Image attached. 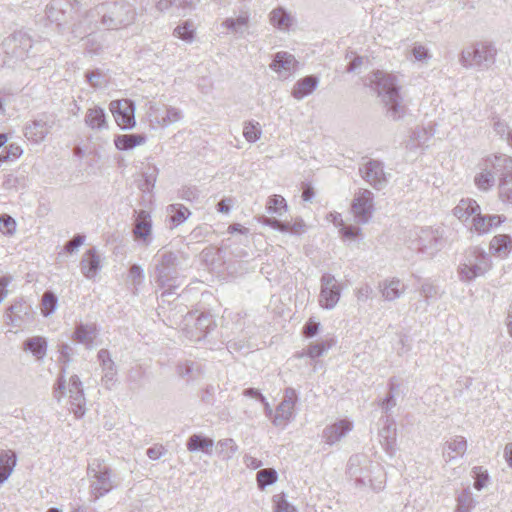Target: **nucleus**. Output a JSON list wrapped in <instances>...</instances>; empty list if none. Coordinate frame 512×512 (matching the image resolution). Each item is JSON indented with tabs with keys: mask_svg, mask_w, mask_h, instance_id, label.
<instances>
[{
	"mask_svg": "<svg viewBox=\"0 0 512 512\" xmlns=\"http://www.w3.org/2000/svg\"><path fill=\"white\" fill-rule=\"evenodd\" d=\"M366 81V84L377 93L389 118L398 120L405 115L406 106L400 94L399 81L394 74L377 70L372 72Z\"/></svg>",
	"mask_w": 512,
	"mask_h": 512,
	"instance_id": "obj_1",
	"label": "nucleus"
},
{
	"mask_svg": "<svg viewBox=\"0 0 512 512\" xmlns=\"http://www.w3.org/2000/svg\"><path fill=\"white\" fill-rule=\"evenodd\" d=\"M95 11L101 15V24L110 30L128 28L136 22L138 15L136 7L125 0L102 3Z\"/></svg>",
	"mask_w": 512,
	"mask_h": 512,
	"instance_id": "obj_2",
	"label": "nucleus"
},
{
	"mask_svg": "<svg viewBox=\"0 0 512 512\" xmlns=\"http://www.w3.org/2000/svg\"><path fill=\"white\" fill-rule=\"evenodd\" d=\"M156 258L155 278L160 288L164 290L161 294V301L169 302V297L176 294L175 290L181 285L178 255L171 251H165L158 254Z\"/></svg>",
	"mask_w": 512,
	"mask_h": 512,
	"instance_id": "obj_3",
	"label": "nucleus"
},
{
	"mask_svg": "<svg viewBox=\"0 0 512 512\" xmlns=\"http://www.w3.org/2000/svg\"><path fill=\"white\" fill-rule=\"evenodd\" d=\"M446 239L440 227H426L415 230L409 240V247L429 258L434 257L444 248Z\"/></svg>",
	"mask_w": 512,
	"mask_h": 512,
	"instance_id": "obj_4",
	"label": "nucleus"
},
{
	"mask_svg": "<svg viewBox=\"0 0 512 512\" xmlns=\"http://www.w3.org/2000/svg\"><path fill=\"white\" fill-rule=\"evenodd\" d=\"M497 49L490 42H476L462 50L460 63L465 68L489 69L496 61Z\"/></svg>",
	"mask_w": 512,
	"mask_h": 512,
	"instance_id": "obj_5",
	"label": "nucleus"
},
{
	"mask_svg": "<svg viewBox=\"0 0 512 512\" xmlns=\"http://www.w3.org/2000/svg\"><path fill=\"white\" fill-rule=\"evenodd\" d=\"M492 267L490 256L481 248H470L458 267L459 279L471 282L477 277L485 275Z\"/></svg>",
	"mask_w": 512,
	"mask_h": 512,
	"instance_id": "obj_6",
	"label": "nucleus"
},
{
	"mask_svg": "<svg viewBox=\"0 0 512 512\" xmlns=\"http://www.w3.org/2000/svg\"><path fill=\"white\" fill-rule=\"evenodd\" d=\"M88 474L91 477L90 493L94 497V501L114 488L111 470L107 465L95 461L88 466Z\"/></svg>",
	"mask_w": 512,
	"mask_h": 512,
	"instance_id": "obj_7",
	"label": "nucleus"
},
{
	"mask_svg": "<svg viewBox=\"0 0 512 512\" xmlns=\"http://www.w3.org/2000/svg\"><path fill=\"white\" fill-rule=\"evenodd\" d=\"M374 211V194L368 189H358L354 193L350 207V212L355 223L358 225L368 223L372 218Z\"/></svg>",
	"mask_w": 512,
	"mask_h": 512,
	"instance_id": "obj_8",
	"label": "nucleus"
},
{
	"mask_svg": "<svg viewBox=\"0 0 512 512\" xmlns=\"http://www.w3.org/2000/svg\"><path fill=\"white\" fill-rule=\"evenodd\" d=\"M212 319L208 314L197 312L188 313L184 318L183 330L192 341H200L210 331Z\"/></svg>",
	"mask_w": 512,
	"mask_h": 512,
	"instance_id": "obj_9",
	"label": "nucleus"
},
{
	"mask_svg": "<svg viewBox=\"0 0 512 512\" xmlns=\"http://www.w3.org/2000/svg\"><path fill=\"white\" fill-rule=\"evenodd\" d=\"M298 401V395L294 388L288 387L284 390L281 402L275 410L272 423L276 427L284 428L294 418L295 405Z\"/></svg>",
	"mask_w": 512,
	"mask_h": 512,
	"instance_id": "obj_10",
	"label": "nucleus"
},
{
	"mask_svg": "<svg viewBox=\"0 0 512 512\" xmlns=\"http://www.w3.org/2000/svg\"><path fill=\"white\" fill-rule=\"evenodd\" d=\"M320 282L321 289L319 294V305L324 309H333L340 300V285L335 277L330 273H324Z\"/></svg>",
	"mask_w": 512,
	"mask_h": 512,
	"instance_id": "obj_11",
	"label": "nucleus"
},
{
	"mask_svg": "<svg viewBox=\"0 0 512 512\" xmlns=\"http://www.w3.org/2000/svg\"><path fill=\"white\" fill-rule=\"evenodd\" d=\"M55 122V116L43 114L25 125L24 135L29 141L40 143L50 133Z\"/></svg>",
	"mask_w": 512,
	"mask_h": 512,
	"instance_id": "obj_12",
	"label": "nucleus"
},
{
	"mask_svg": "<svg viewBox=\"0 0 512 512\" xmlns=\"http://www.w3.org/2000/svg\"><path fill=\"white\" fill-rule=\"evenodd\" d=\"M109 109L121 129H131L135 126V105L131 100H114L110 103Z\"/></svg>",
	"mask_w": 512,
	"mask_h": 512,
	"instance_id": "obj_13",
	"label": "nucleus"
},
{
	"mask_svg": "<svg viewBox=\"0 0 512 512\" xmlns=\"http://www.w3.org/2000/svg\"><path fill=\"white\" fill-rule=\"evenodd\" d=\"M67 394L70 399V410L76 418H81L86 412V399L83 384L77 375H72L67 383Z\"/></svg>",
	"mask_w": 512,
	"mask_h": 512,
	"instance_id": "obj_14",
	"label": "nucleus"
},
{
	"mask_svg": "<svg viewBox=\"0 0 512 512\" xmlns=\"http://www.w3.org/2000/svg\"><path fill=\"white\" fill-rule=\"evenodd\" d=\"M47 18L57 25H62L72 18L73 5L69 0H51L45 9Z\"/></svg>",
	"mask_w": 512,
	"mask_h": 512,
	"instance_id": "obj_15",
	"label": "nucleus"
},
{
	"mask_svg": "<svg viewBox=\"0 0 512 512\" xmlns=\"http://www.w3.org/2000/svg\"><path fill=\"white\" fill-rule=\"evenodd\" d=\"M133 236L142 245L149 246L152 242V219L151 215L146 210L137 212L134 221Z\"/></svg>",
	"mask_w": 512,
	"mask_h": 512,
	"instance_id": "obj_16",
	"label": "nucleus"
},
{
	"mask_svg": "<svg viewBox=\"0 0 512 512\" xmlns=\"http://www.w3.org/2000/svg\"><path fill=\"white\" fill-rule=\"evenodd\" d=\"M505 170L506 166L503 162H492L475 175L474 183L479 190L488 191L494 186L496 176L501 177Z\"/></svg>",
	"mask_w": 512,
	"mask_h": 512,
	"instance_id": "obj_17",
	"label": "nucleus"
},
{
	"mask_svg": "<svg viewBox=\"0 0 512 512\" xmlns=\"http://www.w3.org/2000/svg\"><path fill=\"white\" fill-rule=\"evenodd\" d=\"M380 422L383 424V427L378 432L379 442L386 453L392 456L395 453L396 447L397 429L395 420L391 416L386 415L380 419Z\"/></svg>",
	"mask_w": 512,
	"mask_h": 512,
	"instance_id": "obj_18",
	"label": "nucleus"
},
{
	"mask_svg": "<svg viewBox=\"0 0 512 512\" xmlns=\"http://www.w3.org/2000/svg\"><path fill=\"white\" fill-rule=\"evenodd\" d=\"M362 177L374 188L381 189L387 183L382 162H366L359 168Z\"/></svg>",
	"mask_w": 512,
	"mask_h": 512,
	"instance_id": "obj_19",
	"label": "nucleus"
},
{
	"mask_svg": "<svg viewBox=\"0 0 512 512\" xmlns=\"http://www.w3.org/2000/svg\"><path fill=\"white\" fill-rule=\"evenodd\" d=\"M353 429V422L348 419H341L328 425L322 432V438L328 445H334L343 439Z\"/></svg>",
	"mask_w": 512,
	"mask_h": 512,
	"instance_id": "obj_20",
	"label": "nucleus"
},
{
	"mask_svg": "<svg viewBox=\"0 0 512 512\" xmlns=\"http://www.w3.org/2000/svg\"><path fill=\"white\" fill-rule=\"evenodd\" d=\"M297 64L298 62L294 55L281 51L275 54L270 68L274 70L279 77L286 79L296 70Z\"/></svg>",
	"mask_w": 512,
	"mask_h": 512,
	"instance_id": "obj_21",
	"label": "nucleus"
},
{
	"mask_svg": "<svg viewBox=\"0 0 512 512\" xmlns=\"http://www.w3.org/2000/svg\"><path fill=\"white\" fill-rule=\"evenodd\" d=\"M505 221V217L501 215H482L481 210L474 215L470 230L479 235L489 233L493 227L499 226Z\"/></svg>",
	"mask_w": 512,
	"mask_h": 512,
	"instance_id": "obj_22",
	"label": "nucleus"
},
{
	"mask_svg": "<svg viewBox=\"0 0 512 512\" xmlns=\"http://www.w3.org/2000/svg\"><path fill=\"white\" fill-rule=\"evenodd\" d=\"M80 269L87 279H95L101 269V257L95 248H91L83 254Z\"/></svg>",
	"mask_w": 512,
	"mask_h": 512,
	"instance_id": "obj_23",
	"label": "nucleus"
},
{
	"mask_svg": "<svg viewBox=\"0 0 512 512\" xmlns=\"http://www.w3.org/2000/svg\"><path fill=\"white\" fill-rule=\"evenodd\" d=\"M99 330L95 323H80L76 326L73 333V339L83 344L86 348L91 349L94 346V341L98 337Z\"/></svg>",
	"mask_w": 512,
	"mask_h": 512,
	"instance_id": "obj_24",
	"label": "nucleus"
},
{
	"mask_svg": "<svg viewBox=\"0 0 512 512\" xmlns=\"http://www.w3.org/2000/svg\"><path fill=\"white\" fill-rule=\"evenodd\" d=\"M258 221L266 226H270L281 232H291L293 234H301L305 230V223L302 219H296L293 223L281 222L275 218H269L267 216H260Z\"/></svg>",
	"mask_w": 512,
	"mask_h": 512,
	"instance_id": "obj_25",
	"label": "nucleus"
},
{
	"mask_svg": "<svg viewBox=\"0 0 512 512\" xmlns=\"http://www.w3.org/2000/svg\"><path fill=\"white\" fill-rule=\"evenodd\" d=\"M480 206L476 200L472 198H463L454 207L453 214L463 223L471 222L474 215L480 211Z\"/></svg>",
	"mask_w": 512,
	"mask_h": 512,
	"instance_id": "obj_26",
	"label": "nucleus"
},
{
	"mask_svg": "<svg viewBox=\"0 0 512 512\" xmlns=\"http://www.w3.org/2000/svg\"><path fill=\"white\" fill-rule=\"evenodd\" d=\"M379 289L384 300L394 301L405 293L406 285L398 278H391L380 282Z\"/></svg>",
	"mask_w": 512,
	"mask_h": 512,
	"instance_id": "obj_27",
	"label": "nucleus"
},
{
	"mask_svg": "<svg viewBox=\"0 0 512 512\" xmlns=\"http://www.w3.org/2000/svg\"><path fill=\"white\" fill-rule=\"evenodd\" d=\"M467 450V441L463 436H454L445 443L443 456L446 462L463 456Z\"/></svg>",
	"mask_w": 512,
	"mask_h": 512,
	"instance_id": "obj_28",
	"label": "nucleus"
},
{
	"mask_svg": "<svg viewBox=\"0 0 512 512\" xmlns=\"http://www.w3.org/2000/svg\"><path fill=\"white\" fill-rule=\"evenodd\" d=\"M318 84V77L314 75L306 76L295 83L292 90V96L297 100H301L304 97L313 93V91L317 88Z\"/></svg>",
	"mask_w": 512,
	"mask_h": 512,
	"instance_id": "obj_29",
	"label": "nucleus"
},
{
	"mask_svg": "<svg viewBox=\"0 0 512 512\" xmlns=\"http://www.w3.org/2000/svg\"><path fill=\"white\" fill-rule=\"evenodd\" d=\"M176 373L179 377L186 380V382H192L199 379L202 376L201 365L190 360L179 362L176 366Z\"/></svg>",
	"mask_w": 512,
	"mask_h": 512,
	"instance_id": "obj_30",
	"label": "nucleus"
},
{
	"mask_svg": "<svg viewBox=\"0 0 512 512\" xmlns=\"http://www.w3.org/2000/svg\"><path fill=\"white\" fill-rule=\"evenodd\" d=\"M214 446L213 439L203 436L201 434H193L191 435L186 443L187 450L190 452H198L201 451L207 455L212 454V449Z\"/></svg>",
	"mask_w": 512,
	"mask_h": 512,
	"instance_id": "obj_31",
	"label": "nucleus"
},
{
	"mask_svg": "<svg viewBox=\"0 0 512 512\" xmlns=\"http://www.w3.org/2000/svg\"><path fill=\"white\" fill-rule=\"evenodd\" d=\"M17 463L16 454L11 450L0 451V484H3L12 474Z\"/></svg>",
	"mask_w": 512,
	"mask_h": 512,
	"instance_id": "obj_32",
	"label": "nucleus"
},
{
	"mask_svg": "<svg viewBox=\"0 0 512 512\" xmlns=\"http://www.w3.org/2000/svg\"><path fill=\"white\" fill-rule=\"evenodd\" d=\"M489 249L498 257H506L512 249V239L506 234L496 235L491 239Z\"/></svg>",
	"mask_w": 512,
	"mask_h": 512,
	"instance_id": "obj_33",
	"label": "nucleus"
},
{
	"mask_svg": "<svg viewBox=\"0 0 512 512\" xmlns=\"http://www.w3.org/2000/svg\"><path fill=\"white\" fill-rule=\"evenodd\" d=\"M23 349L31 352L36 359L41 360L47 353V341L41 336L30 337L24 341Z\"/></svg>",
	"mask_w": 512,
	"mask_h": 512,
	"instance_id": "obj_34",
	"label": "nucleus"
},
{
	"mask_svg": "<svg viewBox=\"0 0 512 512\" xmlns=\"http://www.w3.org/2000/svg\"><path fill=\"white\" fill-rule=\"evenodd\" d=\"M85 123L91 129L102 130L108 127L105 111L100 107H94L87 110Z\"/></svg>",
	"mask_w": 512,
	"mask_h": 512,
	"instance_id": "obj_35",
	"label": "nucleus"
},
{
	"mask_svg": "<svg viewBox=\"0 0 512 512\" xmlns=\"http://www.w3.org/2000/svg\"><path fill=\"white\" fill-rule=\"evenodd\" d=\"M221 25L232 33L243 37L249 28V15L247 13H243L237 18H227Z\"/></svg>",
	"mask_w": 512,
	"mask_h": 512,
	"instance_id": "obj_36",
	"label": "nucleus"
},
{
	"mask_svg": "<svg viewBox=\"0 0 512 512\" xmlns=\"http://www.w3.org/2000/svg\"><path fill=\"white\" fill-rule=\"evenodd\" d=\"M30 307L24 301H17L13 303L6 313V320L8 324L13 326H19V321L22 319V315L29 313Z\"/></svg>",
	"mask_w": 512,
	"mask_h": 512,
	"instance_id": "obj_37",
	"label": "nucleus"
},
{
	"mask_svg": "<svg viewBox=\"0 0 512 512\" xmlns=\"http://www.w3.org/2000/svg\"><path fill=\"white\" fill-rule=\"evenodd\" d=\"M8 41L9 43H14L13 55L16 58H24L32 47L30 38L25 34H15Z\"/></svg>",
	"mask_w": 512,
	"mask_h": 512,
	"instance_id": "obj_38",
	"label": "nucleus"
},
{
	"mask_svg": "<svg viewBox=\"0 0 512 512\" xmlns=\"http://www.w3.org/2000/svg\"><path fill=\"white\" fill-rule=\"evenodd\" d=\"M367 462L366 458L361 455H354L350 457L348 462V473L351 477H354L356 482L362 485H366L367 476L364 475L362 468H359L362 462Z\"/></svg>",
	"mask_w": 512,
	"mask_h": 512,
	"instance_id": "obj_39",
	"label": "nucleus"
},
{
	"mask_svg": "<svg viewBox=\"0 0 512 512\" xmlns=\"http://www.w3.org/2000/svg\"><path fill=\"white\" fill-rule=\"evenodd\" d=\"M167 213L174 226L182 224L190 215V210L182 204H170L167 207Z\"/></svg>",
	"mask_w": 512,
	"mask_h": 512,
	"instance_id": "obj_40",
	"label": "nucleus"
},
{
	"mask_svg": "<svg viewBox=\"0 0 512 512\" xmlns=\"http://www.w3.org/2000/svg\"><path fill=\"white\" fill-rule=\"evenodd\" d=\"M144 142L145 136L140 134H125L115 139V145L119 150H129Z\"/></svg>",
	"mask_w": 512,
	"mask_h": 512,
	"instance_id": "obj_41",
	"label": "nucleus"
},
{
	"mask_svg": "<svg viewBox=\"0 0 512 512\" xmlns=\"http://www.w3.org/2000/svg\"><path fill=\"white\" fill-rule=\"evenodd\" d=\"M269 18L270 23L280 30H286L291 25L290 15L281 7L273 9L270 12Z\"/></svg>",
	"mask_w": 512,
	"mask_h": 512,
	"instance_id": "obj_42",
	"label": "nucleus"
},
{
	"mask_svg": "<svg viewBox=\"0 0 512 512\" xmlns=\"http://www.w3.org/2000/svg\"><path fill=\"white\" fill-rule=\"evenodd\" d=\"M499 193L503 199L512 202V166H506V170L501 174Z\"/></svg>",
	"mask_w": 512,
	"mask_h": 512,
	"instance_id": "obj_43",
	"label": "nucleus"
},
{
	"mask_svg": "<svg viewBox=\"0 0 512 512\" xmlns=\"http://www.w3.org/2000/svg\"><path fill=\"white\" fill-rule=\"evenodd\" d=\"M218 455L224 459H231L238 450V446L235 441L231 438L219 440L216 444Z\"/></svg>",
	"mask_w": 512,
	"mask_h": 512,
	"instance_id": "obj_44",
	"label": "nucleus"
},
{
	"mask_svg": "<svg viewBox=\"0 0 512 512\" xmlns=\"http://www.w3.org/2000/svg\"><path fill=\"white\" fill-rule=\"evenodd\" d=\"M266 210L269 214L282 216L287 211L286 200L281 195H273L267 201Z\"/></svg>",
	"mask_w": 512,
	"mask_h": 512,
	"instance_id": "obj_45",
	"label": "nucleus"
},
{
	"mask_svg": "<svg viewBox=\"0 0 512 512\" xmlns=\"http://www.w3.org/2000/svg\"><path fill=\"white\" fill-rule=\"evenodd\" d=\"M165 116L159 117L158 115H154L155 123L160 126H168L172 123L179 121L182 117L180 110L177 108H165L164 109Z\"/></svg>",
	"mask_w": 512,
	"mask_h": 512,
	"instance_id": "obj_46",
	"label": "nucleus"
},
{
	"mask_svg": "<svg viewBox=\"0 0 512 512\" xmlns=\"http://www.w3.org/2000/svg\"><path fill=\"white\" fill-rule=\"evenodd\" d=\"M420 294L424 297L428 304L431 300H436L440 297V291L437 285L430 280H424L420 286Z\"/></svg>",
	"mask_w": 512,
	"mask_h": 512,
	"instance_id": "obj_47",
	"label": "nucleus"
},
{
	"mask_svg": "<svg viewBox=\"0 0 512 512\" xmlns=\"http://www.w3.org/2000/svg\"><path fill=\"white\" fill-rule=\"evenodd\" d=\"M335 344V341L333 339L325 340L319 343H312L308 346L306 355L310 358H317L323 355V353L327 350H329L333 345Z\"/></svg>",
	"mask_w": 512,
	"mask_h": 512,
	"instance_id": "obj_48",
	"label": "nucleus"
},
{
	"mask_svg": "<svg viewBox=\"0 0 512 512\" xmlns=\"http://www.w3.org/2000/svg\"><path fill=\"white\" fill-rule=\"evenodd\" d=\"M58 299L51 291H46L42 296L41 311L44 316L51 315L57 308Z\"/></svg>",
	"mask_w": 512,
	"mask_h": 512,
	"instance_id": "obj_49",
	"label": "nucleus"
},
{
	"mask_svg": "<svg viewBox=\"0 0 512 512\" xmlns=\"http://www.w3.org/2000/svg\"><path fill=\"white\" fill-rule=\"evenodd\" d=\"M277 480V472L274 469H262L257 472V484L260 489L273 484Z\"/></svg>",
	"mask_w": 512,
	"mask_h": 512,
	"instance_id": "obj_50",
	"label": "nucleus"
},
{
	"mask_svg": "<svg viewBox=\"0 0 512 512\" xmlns=\"http://www.w3.org/2000/svg\"><path fill=\"white\" fill-rule=\"evenodd\" d=\"M243 135L249 142H256L261 135V127L258 122H248L244 125Z\"/></svg>",
	"mask_w": 512,
	"mask_h": 512,
	"instance_id": "obj_51",
	"label": "nucleus"
},
{
	"mask_svg": "<svg viewBox=\"0 0 512 512\" xmlns=\"http://www.w3.org/2000/svg\"><path fill=\"white\" fill-rule=\"evenodd\" d=\"M16 221L8 214L0 215V231L4 235L13 236L16 232Z\"/></svg>",
	"mask_w": 512,
	"mask_h": 512,
	"instance_id": "obj_52",
	"label": "nucleus"
},
{
	"mask_svg": "<svg viewBox=\"0 0 512 512\" xmlns=\"http://www.w3.org/2000/svg\"><path fill=\"white\" fill-rule=\"evenodd\" d=\"M101 381H102L103 386L106 389L111 390L117 382V367L114 366V367H110L108 369L102 370Z\"/></svg>",
	"mask_w": 512,
	"mask_h": 512,
	"instance_id": "obj_53",
	"label": "nucleus"
},
{
	"mask_svg": "<svg viewBox=\"0 0 512 512\" xmlns=\"http://www.w3.org/2000/svg\"><path fill=\"white\" fill-rule=\"evenodd\" d=\"M174 35L184 41H192L194 38V28L189 22H185L183 25H179L174 29Z\"/></svg>",
	"mask_w": 512,
	"mask_h": 512,
	"instance_id": "obj_54",
	"label": "nucleus"
},
{
	"mask_svg": "<svg viewBox=\"0 0 512 512\" xmlns=\"http://www.w3.org/2000/svg\"><path fill=\"white\" fill-rule=\"evenodd\" d=\"M273 503L275 504V512H297L295 507L287 502L283 493L274 495Z\"/></svg>",
	"mask_w": 512,
	"mask_h": 512,
	"instance_id": "obj_55",
	"label": "nucleus"
},
{
	"mask_svg": "<svg viewBox=\"0 0 512 512\" xmlns=\"http://www.w3.org/2000/svg\"><path fill=\"white\" fill-rule=\"evenodd\" d=\"M65 369L62 368L53 391L54 398L60 402L61 399L66 395V380H65Z\"/></svg>",
	"mask_w": 512,
	"mask_h": 512,
	"instance_id": "obj_56",
	"label": "nucleus"
},
{
	"mask_svg": "<svg viewBox=\"0 0 512 512\" xmlns=\"http://www.w3.org/2000/svg\"><path fill=\"white\" fill-rule=\"evenodd\" d=\"M129 279L135 288L140 286L144 280V272L141 266L133 264L129 269Z\"/></svg>",
	"mask_w": 512,
	"mask_h": 512,
	"instance_id": "obj_57",
	"label": "nucleus"
},
{
	"mask_svg": "<svg viewBox=\"0 0 512 512\" xmlns=\"http://www.w3.org/2000/svg\"><path fill=\"white\" fill-rule=\"evenodd\" d=\"M390 391L387 396L381 401L380 406L382 410L387 414L396 406L395 395L393 393L394 384H389Z\"/></svg>",
	"mask_w": 512,
	"mask_h": 512,
	"instance_id": "obj_58",
	"label": "nucleus"
},
{
	"mask_svg": "<svg viewBox=\"0 0 512 512\" xmlns=\"http://www.w3.org/2000/svg\"><path fill=\"white\" fill-rule=\"evenodd\" d=\"M97 358L102 370L116 366L107 349H101L97 354Z\"/></svg>",
	"mask_w": 512,
	"mask_h": 512,
	"instance_id": "obj_59",
	"label": "nucleus"
},
{
	"mask_svg": "<svg viewBox=\"0 0 512 512\" xmlns=\"http://www.w3.org/2000/svg\"><path fill=\"white\" fill-rule=\"evenodd\" d=\"M457 503L461 504V506L474 508L475 501L473 499L472 493L470 491V488L464 489L460 495L457 497Z\"/></svg>",
	"mask_w": 512,
	"mask_h": 512,
	"instance_id": "obj_60",
	"label": "nucleus"
},
{
	"mask_svg": "<svg viewBox=\"0 0 512 512\" xmlns=\"http://www.w3.org/2000/svg\"><path fill=\"white\" fill-rule=\"evenodd\" d=\"M85 77L92 87L98 88L102 86L103 74L100 70L97 69L94 71L87 72L85 74Z\"/></svg>",
	"mask_w": 512,
	"mask_h": 512,
	"instance_id": "obj_61",
	"label": "nucleus"
},
{
	"mask_svg": "<svg viewBox=\"0 0 512 512\" xmlns=\"http://www.w3.org/2000/svg\"><path fill=\"white\" fill-rule=\"evenodd\" d=\"M339 232L341 233V235L344 238L352 240L361 234V229L358 226H354V225L345 226L343 224V226H341Z\"/></svg>",
	"mask_w": 512,
	"mask_h": 512,
	"instance_id": "obj_62",
	"label": "nucleus"
},
{
	"mask_svg": "<svg viewBox=\"0 0 512 512\" xmlns=\"http://www.w3.org/2000/svg\"><path fill=\"white\" fill-rule=\"evenodd\" d=\"M412 55L417 61H427L428 59H430L428 49L421 44L414 45L412 49Z\"/></svg>",
	"mask_w": 512,
	"mask_h": 512,
	"instance_id": "obj_63",
	"label": "nucleus"
},
{
	"mask_svg": "<svg viewBox=\"0 0 512 512\" xmlns=\"http://www.w3.org/2000/svg\"><path fill=\"white\" fill-rule=\"evenodd\" d=\"M84 240H85V236L79 235V234L75 235L71 240H69L65 244V247H64L65 251L68 253H73L84 243Z\"/></svg>",
	"mask_w": 512,
	"mask_h": 512,
	"instance_id": "obj_64",
	"label": "nucleus"
}]
</instances>
